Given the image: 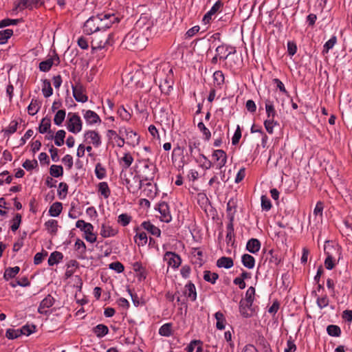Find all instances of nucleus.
<instances>
[{
	"mask_svg": "<svg viewBox=\"0 0 352 352\" xmlns=\"http://www.w3.org/2000/svg\"><path fill=\"white\" fill-rule=\"evenodd\" d=\"M212 157L217 161L218 162V168L221 169L223 167L227 162V155L223 150L218 149L214 151L212 153Z\"/></svg>",
	"mask_w": 352,
	"mask_h": 352,
	"instance_id": "nucleus-17",
	"label": "nucleus"
},
{
	"mask_svg": "<svg viewBox=\"0 0 352 352\" xmlns=\"http://www.w3.org/2000/svg\"><path fill=\"white\" fill-rule=\"evenodd\" d=\"M47 232L52 235H56L58 232V224L55 219H50L44 224Z\"/></svg>",
	"mask_w": 352,
	"mask_h": 352,
	"instance_id": "nucleus-27",
	"label": "nucleus"
},
{
	"mask_svg": "<svg viewBox=\"0 0 352 352\" xmlns=\"http://www.w3.org/2000/svg\"><path fill=\"white\" fill-rule=\"evenodd\" d=\"M219 278V274L215 272H211L209 270L204 272V280L212 285L216 283L217 280Z\"/></svg>",
	"mask_w": 352,
	"mask_h": 352,
	"instance_id": "nucleus-37",
	"label": "nucleus"
},
{
	"mask_svg": "<svg viewBox=\"0 0 352 352\" xmlns=\"http://www.w3.org/2000/svg\"><path fill=\"white\" fill-rule=\"evenodd\" d=\"M67 130L73 133H78L82 130V122L80 117L76 113H69Z\"/></svg>",
	"mask_w": 352,
	"mask_h": 352,
	"instance_id": "nucleus-5",
	"label": "nucleus"
},
{
	"mask_svg": "<svg viewBox=\"0 0 352 352\" xmlns=\"http://www.w3.org/2000/svg\"><path fill=\"white\" fill-rule=\"evenodd\" d=\"M215 319L217 320L216 327L217 329L223 330L225 329L226 320L223 314L221 311H217L214 314Z\"/></svg>",
	"mask_w": 352,
	"mask_h": 352,
	"instance_id": "nucleus-35",
	"label": "nucleus"
},
{
	"mask_svg": "<svg viewBox=\"0 0 352 352\" xmlns=\"http://www.w3.org/2000/svg\"><path fill=\"white\" fill-rule=\"evenodd\" d=\"M261 199L262 210L269 211L272 206L270 199L266 195H262Z\"/></svg>",
	"mask_w": 352,
	"mask_h": 352,
	"instance_id": "nucleus-64",
	"label": "nucleus"
},
{
	"mask_svg": "<svg viewBox=\"0 0 352 352\" xmlns=\"http://www.w3.org/2000/svg\"><path fill=\"white\" fill-rule=\"evenodd\" d=\"M239 312L243 317L250 318L253 315L252 306H250L248 302L242 298L239 302Z\"/></svg>",
	"mask_w": 352,
	"mask_h": 352,
	"instance_id": "nucleus-16",
	"label": "nucleus"
},
{
	"mask_svg": "<svg viewBox=\"0 0 352 352\" xmlns=\"http://www.w3.org/2000/svg\"><path fill=\"white\" fill-rule=\"evenodd\" d=\"M278 124V122L275 121L274 119H267L264 121L265 128L270 134L274 133V127Z\"/></svg>",
	"mask_w": 352,
	"mask_h": 352,
	"instance_id": "nucleus-56",
	"label": "nucleus"
},
{
	"mask_svg": "<svg viewBox=\"0 0 352 352\" xmlns=\"http://www.w3.org/2000/svg\"><path fill=\"white\" fill-rule=\"evenodd\" d=\"M173 84L172 77L170 74H168L165 78L160 82L159 87L162 93L168 95L173 89Z\"/></svg>",
	"mask_w": 352,
	"mask_h": 352,
	"instance_id": "nucleus-13",
	"label": "nucleus"
},
{
	"mask_svg": "<svg viewBox=\"0 0 352 352\" xmlns=\"http://www.w3.org/2000/svg\"><path fill=\"white\" fill-rule=\"evenodd\" d=\"M94 226L91 223L89 226L87 228L85 231L84 232L85 234V239L87 241L90 243H94L96 241V236L93 233Z\"/></svg>",
	"mask_w": 352,
	"mask_h": 352,
	"instance_id": "nucleus-43",
	"label": "nucleus"
},
{
	"mask_svg": "<svg viewBox=\"0 0 352 352\" xmlns=\"http://www.w3.org/2000/svg\"><path fill=\"white\" fill-rule=\"evenodd\" d=\"M52 62L51 59L47 58L45 60L41 61L39 63V69L43 72H47L52 67Z\"/></svg>",
	"mask_w": 352,
	"mask_h": 352,
	"instance_id": "nucleus-62",
	"label": "nucleus"
},
{
	"mask_svg": "<svg viewBox=\"0 0 352 352\" xmlns=\"http://www.w3.org/2000/svg\"><path fill=\"white\" fill-rule=\"evenodd\" d=\"M197 127L204 135L205 140L208 141L211 138V133L210 130L205 126L202 122H199L197 124Z\"/></svg>",
	"mask_w": 352,
	"mask_h": 352,
	"instance_id": "nucleus-61",
	"label": "nucleus"
},
{
	"mask_svg": "<svg viewBox=\"0 0 352 352\" xmlns=\"http://www.w3.org/2000/svg\"><path fill=\"white\" fill-rule=\"evenodd\" d=\"M63 210V204L60 202L56 201L52 204L49 209V214L51 217H56L59 216Z\"/></svg>",
	"mask_w": 352,
	"mask_h": 352,
	"instance_id": "nucleus-30",
	"label": "nucleus"
},
{
	"mask_svg": "<svg viewBox=\"0 0 352 352\" xmlns=\"http://www.w3.org/2000/svg\"><path fill=\"white\" fill-rule=\"evenodd\" d=\"M85 140L89 144H92L95 147H99L101 144V136L94 130H88L84 133Z\"/></svg>",
	"mask_w": 352,
	"mask_h": 352,
	"instance_id": "nucleus-7",
	"label": "nucleus"
},
{
	"mask_svg": "<svg viewBox=\"0 0 352 352\" xmlns=\"http://www.w3.org/2000/svg\"><path fill=\"white\" fill-rule=\"evenodd\" d=\"M157 210L161 214L160 220L165 223H169L172 220L169 206L167 203L162 201L157 205Z\"/></svg>",
	"mask_w": 352,
	"mask_h": 352,
	"instance_id": "nucleus-9",
	"label": "nucleus"
},
{
	"mask_svg": "<svg viewBox=\"0 0 352 352\" xmlns=\"http://www.w3.org/2000/svg\"><path fill=\"white\" fill-rule=\"evenodd\" d=\"M227 229V234H226V242L227 244H230L232 241V239L234 237V224L233 221H229L228 224L226 227Z\"/></svg>",
	"mask_w": 352,
	"mask_h": 352,
	"instance_id": "nucleus-57",
	"label": "nucleus"
},
{
	"mask_svg": "<svg viewBox=\"0 0 352 352\" xmlns=\"http://www.w3.org/2000/svg\"><path fill=\"white\" fill-rule=\"evenodd\" d=\"M140 227H135L134 231L136 232L134 236V241L138 246H144L147 243L148 237L144 232H139Z\"/></svg>",
	"mask_w": 352,
	"mask_h": 352,
	"instance_id": "nucleus-20",
	"label": "nucleus"
},
{
	"mask_svg": "<svg viewBox=\"0 0 352 352\" xmlns=\"http://www.w3.org/2000/svg\"><path fill=\"white\" fill-rule=\"evenodd\" d=\"M133 179H136L138 185H136L135 186H134L133 185H130V186H129V191L132 193H135L142 188L143 182L144 180L142 178L140 177L139 175H135Z\"/></svg>",
	"mask_w": 352,
	"mask_h": 352,
	"instance_id": "nucleus-55",
	"label": "nucleus"
},
{
	"mask_svg": "<svg viewBox=\"0 0 352 352\" xmlns=\"http://www.w3.org/2000/svg\"><path fill=\"white\" fill-rule=\"evenodd\" d=\"M141 163L142 164V168L140 170L139 177L142 178L144 182H148L146 184V188L152 187L151 182L154 180L157 168L155 165L150 162L148 159L142 160Z\"/></svg>",
	"mask_w": 352,
	"mask_h": 352,
	"instance_id": "nucleus-3",
	"label": "nucleus"
},
{
	"mask_svg": "<svg viewBox=\"0 0 352 352\" xmlns=\"http://www.w3.org/2000/svg\"><path fill=\"white\" fill-rule=\"evenodd\" d=\"M55 299L52 296L48 294L43 300H41L38 308V312L43 315H48L49 311L47 309L54 305Z\"/></svg>",
	"mask_w": 352,
	"mask_h": 352,
	"instance_id": "nucleus-8",
	"label": "nucleus"
},
{
	"mask_svg": "<svg viewBox=\"0 0 352 352\" xmlns=\"http://www.w3.org/2000/svg\"><path fill=\"white\" fill-rule=\"evenodd\" d=\"M195 161L199 164L200 166L204 169H209L212 167V163L204 154H199V158H196Z\"/></svg>",
	"mask_w": 352,
	"mask_h": 352,
	"instance_id": "nucleus-34",
	"label": "nucleus"
},
{
	"mask_svg": "<svg viewBox=\"0 0 352 352\" xmlns=\"http://www.w3.org/2000/svg\"><path fill=\"white\" fill-rule=\"evenodd\" d=\"M66 116V111L63 109L58 110L54 116V122L57 126H60L64 121Z\"/></svg>",
	"mask_w": 352,
	"mask_h": 352,
	"instance_id": "nucleus-48",
	"label": "nucleus"
},
{
	"mask_svg": "<svg viewBox=\"0 0 352 352\" xmlns=\"http://www.w3.org/2000/svg\"><path fill=\"white\" fill-rule=\"evenodd\" d=\"M58 195L60 199L66 197L68 192V186L65 182H60L58 185Z\"/></svg>",
	"mask_w": 352,
	"mask_h": 352,
	"instance_id": "nucleus-58",
	"label": "nucleus"
},
{
	"mask_svg": "<svg viewBox=\"0 0 352 352\" xmlns=\"http://www.w3.org/2000/svg\"><path fill=\"white\" fill-rule=\"evenodd\" d=\"M237 201L235 198H230L227 203L226 212L229 221H234L235 213L236 212Z\"/></svg>",
	"mask_w": 352,
	"mask_h": 352,
	"instance_id": "nucleus-12",
	"label": "nucleus"
},
{
	"mask_svg": "<svg viewBox=\"0 0 352 352\" xmlns=\"http://www.w3.org/2000/svg\"><path fill=\"white\" fill-rule=\"evenodd\" d=\"M312 293L314 294L315 297H317L316 303L320 309H323L328 306L329 300L327 295H324L322 297H318L316 292H313Z\"/></svg>",
	"mask_w": 352,
	"mask_h": 352,
	"instance_id": "nucleus-47",
	"label": "nucleus"
},
{
	"mask_svg": "<svg viewBox=\"0 0 352 352\" xmlns=\"http://www.w3.org/2000/svg\"><path fill=\"white\" fill-rule=\"evenodd\" d=\"M13 30L11 29H6L0 31V45L6 44L8 40L12 36Z\"/></svg>",
	"mask_w": 352,
	"mask_h": 352,
	"instance_id": "nucleus-42",
	"label": "nucleus"
},
{
	"mask_svg": "<svg viewBox=\"0 0 352 352\" xmlns=\"http://www.w3.org/2000/svg\"><path fill=\"white\" fill-rule=\"evenodd\" d=\"M184 294L192 302L195 301L197 299V292L194 283L189 281L184 287Z\"/></svg>",
	"mask_w": 352,
	"mask_h": 352,
	"instance_id": "nucleus-19",
	"label": "nucleus"
},
{
	"mask_svg": "<svg viewBox=\"0 0 352 352\" xmlns=\"http://www.w3.org/2000/svg\"><path fill=\"white\" fill-rule=\"evenodd\" d=\"M241 262L244 267L253 269L255 265V258L250 254H244L241 257Z\"/></svg>",
	"mask_w": 352,
	"mask_h": 352,
	"instance_id": "nucleus-31",
	"label": "nucleus"
},
{
	"mask_svg": "<svg viewBox=\"0 0 352 352\" xmlns=\"http://www.w3.org/2000/svg\"><path fill=\"white\" fill-rule=\"evenodd\" d=\"M164 260L167 261L168 265L173 268H177L182 263L181 257L173 252H166L164 254Z\"/></svg>",
	"mask_w": 352,
	"mask_h": 352,
	"instance_id": "nucleus-11",
	"label": "nucleus"
},
{
	"mask_svg": "<svg viewBox=\"0 0 352 352\" xmlns=\"http://www.w3.org/2000/svg\"><path fill=\"white\" fill-rule=\"evenodd\" d=\"M114 43V34H107L102 31L94 34L91 42L92 52L100 50L111 46Z\"/></svg>",
	"mask_w": 352,
	"mask_h": 352,
	"instance_id": "nucleus-2",
	"label": "nucleus"
},
{
	"mask_svg": "<svg viewBox=\"0 0 352 352\" xmlns=\"http://www.w3.org/2000/svg\"><path fill=\"white\" fill-rule=\"evenodd\" d=\"M261 248V242L257 239H250L246 244V250L252 254H256Z\"/></svg>",
	"mask_w": 352,
	"mask_h": 352,
	"instance_id": "nucleus-21",
	"label": "nucleus"
},
{
	"mask_svg": "<svg viewBox=\"0 0 352 352\" xmlns=\"http://www.w3.org/2000/svg\"><path fill=\"white\" fill-rule=\"evenodd\" d=\"M224 79H225L224 74H223V72L221 71L218 70V71H216L214 72L213 80H214V83L217 86L221 87V85L224 82Z\"/></svg>",
	"mask_w": 352,
	"mask_h": 352,
	"instance_id": "nucleus-45",
	"label": "nucleus"
},
{
	"mask_svg": "<svg viewBox=\"0 0 352 352\" xmlns=\"http://www.w3.org/2000/svg\"><path fill=\"white\" fill-rule=\"evenodd\" d=\"M327 333L330 336L339 337L341 334V329L340 327L335 324H330L327 327Z\"/></svg>",
	"mask_w": 352,
	"mask_h": 352,
	"instance_id": "nucleus-53",
	"label": "nucleus"
},
{
	"mask_svg": "<svg viewBox=\"0 0 352 352\" xmlns=\"http://www.w3.org/2000/svg\"><path fill=\"white\" fill-rule=\"evenodd\" d=\"M153 27L148 24L146 27L145 32L135 28L129 32L122 40V45L128 50H142L146 47L148 38L151 36Z\"/></svg>",
	"mask_w": 352,
	"mask_h": 352,
	"instance_id": "nucleus-1",
	"label": "nucleus"
},
{
	"mask_svg": "<svg viewBox=\"0 0 352 352\" xmlns=\"http://www.w3.org/2000/svg\"><path fill=\"white\" fill-rule=\"evenodd\" d=\"M133 270L138 273L139 280H145L147 276L146 270L140 262H135L133 264Z\"/></svg>",
	"mask_w": 352,
	"mask_h": 352,
	"instance_id": "nucleus-22",
	"label": "nucleus"
},
{
	"mask_svg": "<svg viewBox=\"0 0 352 352\" xmlns=\"http://www.w3.org/2000/svg\"><path fill=\"white\" fill-rule=\"evenodd\" d=\"M98 16H100V31H104V32L107 29L111 27V22H109L108 17H107L105 13L98 14Z\"/></svg>",
	"mask_w": 352,
	"mask_h": 352,
	"instance_id": "nucleus-51",
	"label": "nucleus"
},
{
	"mask_svg": "<svg viewBox=\"0 0 352 352\" xmlns=\"http://www.w3.org/2000/svg\"><path fill=\"white\" fill-rule=\"evenodd\" d=\"M41 107V102L36 100L32 99L30 104L28 107V113L31 116H34L38 113Z\"/></svg>",
	"mask_w": 352,
	"mask_h": 352,
	"instance_id": "nucleus-36",
	"label": "nucleus"
},
{
	"mask_svg": "<svg viewBox=\"0 0 352 352\" xmlns=\"http://www.w3.org/2000/svg\"><path fill=\"white\" fill-rule=\"evenodd\" d=\"M36 329V326L34 324H25L20 329L21 335L30 336L31 333H34Z\"/></svg>",
	"mask_w": 352,
	"mask_h": 352,
	"instance_id": "nucleus-60",
	"label": "nucleus"
},
{
	"mask_svg": "<svg viewBox=\"0 0 352 352\" xmlns=\"http://www.w3.org/2000/svg\"><path fill=\"white\" fill-rule=\"evenodd\" d=\"M336 43H337V37H336V36L333 35L323 45L322 53L327 54L329 52V51L334 47V45H336Z\"/></svg>",
	"mask_w": 352,
	"mask_h": 352,
	"instance_id": "nucleus-49",
	"label": "nucleus"
},
{
	"mask_svg": "<svg viewBox=\"0 0 352 352\" xmlns=\"http://www.w3.org/2000/svg\"><path fill=\"white\" fill-rule=\"evenodd\" d=\"M50 173L54 177H59L63 175V168L60 165H52L50 168Z\"/></svg>",
	"mask_w": 352,
	"mask_h": 352,
	"instance_id": "nucleus-44",
	"label": "nucleus"
},
{
	"mask_svg": "<svg viewBox=\"0 0 352 352\" xmlns=\"http://www.w3.org/2000/svg\"><path fill=\"white\" fill-rule=\"evenodd\" d=\"M98 192L104 197L108 198L111 195V190L108 184L105 182H100L98 184Z\"/></svg>",
	"mask_w": 352,
	"mask_h": 352,
	"instance_id": "nucleus-39",
	"label": "nucleus"
},
{
	"mask_svg": "<svg viewBox=\"0 0 352 352\" xmlns=\"http://www.w3.org/2000/svg\"><path fill=\"white\" fill-rule=\"evenodd\" d=\"M22 166L28 171H30L38 166V162L36 160H26L23 163Z\"/></svg>",
	"mask_w": 352,
	"mask_h": 352,
	"instance_id": "nucleus-63",
	"label": "nucleus"
},
{
	"mask_svg": "<svg viewBox=\"0 0 352 352\" xmlns=\"http://www.w3.org/2000/svg\"><path fill=\"white\" fill-rule=\"evenodd\" d=\"M51 127V120L49 118H43L38 126V131L40 133H52V131L50 130Z\"/></svg>",
	"mask_w": 352,
	"mask_h": 352,
	"instance_id": "nucleus-24",
	"label": "nucleus"
},
{
	"mask_svg": "<svg viewBox=\"0 0 352 352\" xmlns=\"http://www.w3.org/2000/svg\"><path fill=\"white\" fill-rule=\"evenodd\" d=\"M331 248H330L329 245H325L324 248V253H325V254H327V258L324 261V265H325V267L329 270H332L335 265L334 258L329 250Z\"/></svg>",
	"mask_w": 352,
	"mask_h": 352,
	"instance_id": "nucleus-23",
	"label": "nucleus"
},
{
	"mask_svg": "<svg viewBox=\"0 0 352 352\" xmlns=\"http://www.w3.org/2000/svg\"><path fill=\"white\" fill-rule=\"evenodd\" d=\"M72 89L73 96L77 102L84 103L88 100V96L85 94L86 89L80 82H76L75 85L72 84Z\"/></svg>",
	"mask_w": 352,
	"mask_h": 352,
	"instance_id": "nucleus-6",
	"label": "nucleus"
},
{
	"mask_svg": "<svg viewBox=\"0 0 352 352\" xmlns=\"http://www.w3.org/2000/svg\"><path fill=\"white\" fill-rule=\"evenodd\" d=\"M82 112H84V118L87 124L93 125L101 122L100 116L95 111L91 110H82Z\"/></svg>",
	"mask_w": 352,
	"mask_h": 352,
	"instance_id": "nucleus-15",
	"label": "nucleus"
},
{
	"mask_svg": "<svg viewBox=\"0 0 352 352\" xmlns=\"http://www.w3.org/2000/svg\"><path fill=\"white\" fill-rule=\"evenodd\" d=\"M43 86L42 88V91H43V96L45 98H48L53 94V89L51 86L50 81L49 80L45 79L43 81Z\"/></svg>",
	"mask_w": 352,
	"mask_h": 352,
	"instance_id": "nucleus-41",
	"label": "nucleus"
},
{
	"mask_svg": "<svg viewBox=\"0 0 352 352\" xmlns=\"http://www.w3.org/2000/svg\"><path fill=\"white\" fill-rule=\"evenodd\" d=\"M95 174L98 179H102L106 176V170L100 163H98L95 168Z\"/></svg>",
	"mask_w": 352,
	"mask_h": 352,
	"instance_id": "nucleus-59",
	"label": "nucleus"
},
{
	"mask_svg": "<svg viewBox=\"0 0 352 352\" xmlns=\"http://www.w3.org/2000/svg\"><path fill=\"white\" fill-rule=\"evenodd\" d=\"M267 259L271 264L278 266L282 261L281 254L278 250L271 249L267 254Z\"/></svg>",
	"mask_w": 352,
	"mask_h": 352,
	"instance_id": "nucleus-18",
	"label": "nucleus"
},
{
	"mask_svg": "<svg viewBox=\"0 0 352 352\" xmlns=\"http://www.w3.org/2000/svg\"><path fill=\"white\" fill-rule=\"evenodd\" d=\"M215 51H216L217 54L219 56L220 60H225L229 56V55H228L226 48L224 46V43H222V44L218 45L216 47Z\"/></svg>",
	"mask_w": 352,
	"mask_h": 352,
	"instance_id": "nucleus-54",
	"label": "nucleus"
},
{
	"mask_svg": "<svg viewBox=\"0 0 352 352\" xmlns=\"http://www.w3.org/2000/svg\"><path fill=\"white\" fill-rule=\"evenodd\" d=\"M63 258V254L58 251H54L51 253L47 263L50 266H53L55 264L58 263Z\"/></svg>",
	"mask_w": 352,
	"mask_h": 352,
	"instance_id": "nucleus-33",
	"label": "nucleus"
},
{
	"mask_svg": "<svg viewBox=\"0 0 352 352\" xmlns=\"http://www.w3.org/2000/svg\"><path fill=\"white\" fill-rule=\"evenodd\" d=\"M118 233V230L113 228L112 226L105 223L102 224L100 234L104 238L111 237L115 236Z\"/></svg>",
	"mask_w": 352,
	"mask_h": 352,
	"instance_id": "nucleus-25",
	"label": "nucleus"
},
{
	"mask_svg": "<svg viewBox=\"0 0 352 352\" xmlns=\"http://www.w3.org/2000/svg\"><path fill=\"white\" fill-rule=\"evenodd\" d=\"M234 265V262L232 258L227 256H222L217 261V266L218 267H224L230 269Z\"/></svg>",
	"mask_w": 352,
	"mask_h": 352,
	"instance_id": "nucleus-29",
	"label": "nucleus"
},
{
	"mask_svg": "<svg viewBox=\"0 0 352 352\" xmlns=\"http://www.w3.org/2000/svg\"><path fill=\"white\" fill-rule=\"evenodd\" d=\"M100 16H92L89 18L85 23L83 32L86 34H95L100 32Z\"/></svg>",
	"mask_w": 352,
	"mask_h": 352,
	"instance_id": "nucleus-4",
	"label": "nucleus"
},
{
	"mask_svg": "<svg viewBox=\"0 0 352 352\" xmlns=\"http://www.w3.org/2000/svg\"><path fill=\"white\" fill-rule=\"evenodd\" d=\"M20 267L15 266L14 267H8L6 269L3 278L5 280H8L10 278L15 277V276L19 272Z\"/></svg>",
	"mask_w": 352,
	"mask_h": 352,
	"instance_id": "nucleus-38",
	"label": "nucleus"
},
{
	"mask_svg": "<svg viewBox=\"0 0 352 352\" xmlns=\"http://www.w3.org/2000/svg\"><path fill=\"white\" fill-rule=\"evenodd\" d=\"M172 323L164 324L159 329V334L162 336L169 337L172 335Z\"/></svg>",
	"mask_w": 352,
	"mask_h": 352,
	"instance_id": "nucleus-40",
	"label": "nucleus"
},
{
	"mask_svg": "<svg viewBox=\"0 0 352 352\" xmlns=\"http://www.w3.org/2000/svg\"><path fill=\"white\" fill-rule=\"evenodd\" d=\"M92 331L98 338H102L109 333V328L105 324H99L92 329Z\"/></svg>",
	"mask_w": 352,
	"mask_h": 352,
	"instance_id": "nucleus-26",
	"label": "nucleus"
},
{
	"mask_svg": "<svg viewBox=\"0 0 352 352\" xmlns=\"http://www.w3.org/2000/svg\"><path fill=\"white\" fill-rule=\"evenodd\" d=\"M223 3L221 1H217L210 8V10L204 16L203 22L205 24H208L212 20V16L216 14L217 12H221L223 9Z\"/></svg>",
	"mask_w": 352,
	"mask_h": 352,
	"instance_id": "nucleus-10",
	"label": "nucleus"
},
{
	"mask_svg": "<svg viewBox=\"0 0 352 352\" xmlns=\"http://www.w3.org/2000/svg\"><path fill=\"white\" fill-rule=\"evenodd\" d=\"M265 111L267 119H274L277 115L276 111L274 108V102L270 99L265 100Z\"/></svg>",
	"mask_w": 352,
	"mask_h": 352,
	"instance_id": "nucleus-28",
	"label": "nucleus"
},
{
	"mask_svg": "<svg viewBox=\"0 0 352 352\" xmlns=\"http://www.w3.org/2000/svg\"><path fill=\"white\" fill-rule=\"evenodd\" d=\"M18 125L17 121H11L8 128L2 129L1 132L3 133V136L10 138L12 134L16 131Z\"/></svg>",
	"mask_w": 352,
	"mask_h": 352,
	"instance_id": "nucleus-32",
	"label": "nucleus"
},
{
	"mask_svg": "<svg viewBox=\"0 0 352 352\" xmlns=\"http://www.w3.org/2000/svg\"><path fill=\"white\" fill-rule=\"evenodd\" d=\"M140 227L144 230H146L149 234L156 237H160L161 236V230L160 229L153 225L150 221H143Z\"/></svg>",
	"mask_w": 352,
	"mask_h": 352,
	"instance_id": "nucleus-14",
	"label": "nucleus"
},
{
	"mask_svg": "<svg viewBox=\"0 0 352 352\" xmlns=\"http://www.w3.org/2000/svg\"><path fill=\"white\" fill-rule=\"evenodd\" d=\"M255 296V288L254 287H250L245 293V299L244 300L248 302L250 306L253 305Z\"/></svg>",
	"mask_w": 352,
	"mask_h": 352,
	"instance_id": "nucleus-50",
	"label": "nucleus"
},
{
	"mask_svg": "<svg viewBox=\"0 0 352 352\" xmlns=\"http://www.w3.org/2000/svg\"><path fill=\"white\" fill-rule=\"evenodd\" d=\"M121 162L122 169H127L130 167L133 162V157L129 153H124V155L122 157Z\"/></svg>",
	"mask_w": 352,
	"mask_h": 352,
	"instance_id": "nucleus-46",
	"label": "nucleus"
},
{
	"mask_svg": "<svg viewBox=\"0 0 352 352\" xmlns=\"http://www.w3.org/2000/svg\"><path fill=\"white\" fill-rule=\"evenodd\" d=\"M66 133L64 130L60 129L58 130L56 135L54 137V144L58 146H60L64 144V139L65 138Z\"/></svg>",
	"mask_w": 352,
	"mask_h": 352,
	"instance_id": "nucleus-52",
	"label": "nucleus"
}]
</instances>
